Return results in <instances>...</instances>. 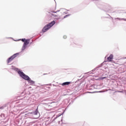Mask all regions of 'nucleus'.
<instances>
[{"label":"nucleus","mask_w":126,"mask_h":126,"mask_svg":"<svg viewBox=\"0 0 126 126\" xmlns=\"http://www.w3.org/2000/svg\"><path fill=\"white\" fill-rule=\"evenodd\" d=\"M11 69L17 71L20 77L25 80H27L29 84H30L31 85H34V84H35V81L31 80V78H30L28 75L25 74L23 71L20 70V69H18L13 66H12Z\"/></svg>","instance_id":"nucleus-1"},{"label":"nucleus","mask_w":126,"mask_h":126,"mask_svg":"<svg viewBox=\"0 0 126 126\" xmlns=\"http://www.w3.org/2000/svg\"><path fill=\"white\" fill-rule=\"evenodd\" d=\"M59 12L58 15H55V14H52V15L54 16V19L58 20V19H61V16L65 15V14H67V10L65 9L61 8L59 10H57L56 12H54V13H57Z\"/></svg>","instance_id":"nucleus-2"},{"label":"nucleus","mask_w":126,"mask_h":126,"mask_svg":"<svg viewBox=\"0 0 126 126\" xmlns=\"http://www.w3.org/2000/svg\"><path fill=\"white\" fill-rule=\"evenodd\" d=\"M55 23L56 22H55V21H53L50 23L47 24L42 29V32H47V31H48L49 29H50L52 26H54V25H55Z\"/></svg>","instance_id":"nucleus-3"},{"label":"nucleus","mask_w":126,"mask_h":126,"mask_svg":"<svg viewBox=\"0 0 126 126\" xmlns=\"http://www.w3.org/2000/svg\"><path fill=\"white\" fill-rule=\"evenodd\" d=\"M19 55V53H16L14 54L13 56H11L9 57L7 60V63H10L16 57H17Z\"/></svg>","instance_id":"nucleus-4"},{"label":"nucleus","mask_w":126,"mask_h":126,"mask_svg":"<svg viewBox=\"0 0 126 126\" xmlns=\"http://www.w3.org/2000/svg\"><path fill=\"white\" fill-rule=\"evenodd\" d=\"M29 43H30V39H28L25 40L22 48V51H24L27 48V45H29Z\"/></svg>","instance_id":"nucleus-5"},{"label":"nucleus","mask_w":126,"mask_h":126,"mask_svg":"<svg viewBox=\"0 0 126 126\" xmlns=\"http://www.w3.org/2000/svg\"><path fill=\"white\" fill-rule=\"evenodd\" d=\"M114 59V55L113 54H111L109 57L107 58V61L108 62H111V63H113V60Z\"/></svg>","instance_id":"nucleus-6"},{"label":"nucleus","mask_w":126,"mask_h":126,"mask_svg":"<svg viewBox=\"0 0 126 126\" xmlns=\"http://www.w3.org/2000/svg\"><path fill=\"white\" fill-rule=\"evenodd\" d=\"M70 84V82H66L62 84V86H64V85H69Z\"/></svg>","instance_id":"nucleus-7"},{"label":"nucleus","mask_w":126,"mask_h":126,"mask_svg":"<svg viewBox=\"0 0 126 126\" xmlns=\"http://www.w3.org/2000/svg\"><path fill=\"white\" fill-rule=\"evenodd\" d=\"M115 19H118V20H124V21H126V19H121L119 18H115Z\"/></svg>","instance_id":"nucleus-8"},{"label":"nucleus","mask_w":126,"mask_h":126,"mask_svg":"<svg viewBox=\"0 0 126 126\" xmlns=\"http://www.w3.org/2000/svg\"><path fill=\"white\" fill-rule=\"evenodd\" d=\"M34 115H38V110H36L34 112Z\"/></svg>","instance_id":"nucleus-9"},{"label":"nucleus","mask_w":126,"mask_h":126,"mask_svg":"<svg viewBox=\"0 0 126 126\" xmlns=\"http://www.w3.org/2000/svg\"><path fill=\"white\" fill-rule=\"evenodd\" d=\"M69 16V15H66L64 16V17L63 18V19H64V18H66V17Z\"/></svg>","instance_id":"nucleus-10"},{"label":"nucleus","mask_w":126,"mask_h":126,"mask_svg":"<svg viewBox=\"0 0 126 126\" xmlns=\"http://www.w3.org/2000/svg\"><path fill=\"white\" fill-rule=\"evenodd\" d=\"M63 38L64 39H66V38H67V36L66 35H63Z\"/></svg>","instance_id":"nucleus-11"},{"label":"nucleus","mask_w":126,"mask_h":126,"mask_svg":"<svg viewBox=\"0 0 126 126\" xmlns=\"http://www.w3.org/2000/svg\"><path fill=\"white\" fill-rule=\"evenodd\" d=\"M26 40V39H25V38H23V39H22V42H25Z\"/></svg>","instance_id":"nucleus-12"},{"label":"nucleus","mask_w":126,"mask_h":126,"mask_svg":"<svg viewBox=\"0 0 126 126\" xmlns=\"http://www.w3.org/2000/svg\"><path fill=\"white\" fill-rule=\"evenodd\" d=\"M105 78H106V77H103V78H101V79H104Z\"/></svg>","instance_id":"nucleus-13"},{"label":"nucleus","mask_w":126,"mask_h":126,"mask_svg":"<svg viewBox=\"0 0 126 126\" xmlns=\"http://www.w3.org/2000/svg\"><path fill=\"white\" fill-rule=\"evenodd\" d=\"M7 39H9V38H10V39H12V38H11V37H8V38H7Z\"/></svg>","instance_id":"nucleus-14"},{"label":"nucleus","mask_w":126,"mask_h":126,"mask_svg":"<svg viewBox=\"0 0 126 126\" xmlns=\"http://www.w3.org/2000/svg\"><path fill=\"white\" fill-rule=\"evenodd\" d=\"M62 116V114L59 115L58 117H60V116Z\"/></svg>","instance_id":"nucleus-15"},{"label":"nucleus","mask_w":126,"mask_h":126,"mask_svg":"<svg viewBox=\"0 0 126 126\" xmlns=\"http://www.w3.org/2000/svg\"><path fill=\"white\" fill-rule=\"evenodd\" d=\"M20 40H21V39H19V40H18V41H20Z\"/></svg>","instance_id":"nucleus-16"},{"label":"nucleus","mask_w":126,"mask_h":126,"mask_svg":"<svg viewBox=\"0 0 126 126\" xmlns=\"http://www.w3.org/2000/svg\"><path fill=\"white\" fill-rule=\"evenodd\" d=\"M14 41H17V40H14Z\"/></svg>","instance_id":"nucleus-17"}]
</instances>
